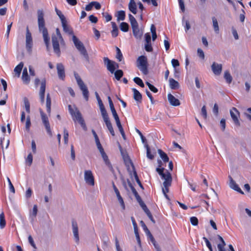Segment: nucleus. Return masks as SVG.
Wrapping results in <instances>:
<instances>
[{
	"label": "nucleus",
	"instance_id": "1",
	"mask_svg": "<svg viewBox=\"0 0 251 251\" xmlns=\"http://www.w3.org/2000/svg\"><path fill=\"white\" fill-rule=\"evenodd\" d=\"M38 24L39 30L43 34L44 41L48 50L49 48L50 38L48 35V32L47 28L45 27V20L44 19V13L42 10H38Z\"/></svg>",
	"mask_w": 251,
	"mask_h": 251
},
{
	"label": "nucleus",
	"instance_id": "2",
	"mask_svg": "<svg viewBox=\"0 0 251 251\" xmlns=\"http://www.w3.org/2000/svg\"><path fill=\"white\" fill-rule=\"evenodd\" d=\"M73 41L76 48L83 56L86 62L89 63L90 62L89 57L83 44L74 35H73Z\"/></svg>",
	"mask_w": 251,
	"mask_h": 251
},
{
	"label": "nucleus",
	"instance_id": "3",
	"mask_svg": "<svg viewBox=\"0 0 251 251\" xmlns=\"http://www.w3.org/2000/svg\"><path fill=\"white\" fill-rule=\"evenodd\" d=\"M74 76L77 84L82 92L84 98L86 101L89 99V91L86 85L84 84L80 76L75 72H74Z\"/></svg>",
	"mask_w": 251,
	"mask_h": 251
},
{
	"label": "nucleus",
	"instance_id": "4",
	"mask_svg": "<svg viewBox=\"0 0 251 251\" xmlns=\"http://www.w3.org/2000/svg\"><path fill=\"white\" fill-rule=\"evenodd\" d=\"M69 111L71 115L73 117V120H77L78 123L80 124L82 128L84 130H87V127L85 125L84 120L82 117L81 113L77 110V108L75 109V111H74L71 105L68 106Z\"/></svg>",
	"mask_w": 251,
	"mask_h": 251
},
{
	"label": "nucleus",
	"instance_id": "5",
	"mask_svg": "<svg viewBox=\"0 0 251 251\" xmlns=\"http://www.w3.org/2000/svg\"><path fill=\"white\" fill-rule=\"evenodd\" d=\"M137 67L144 75L148 74V61L145 56L141 55L138 58Z\"/></svg>",
	"mask_w": 251,
	"mask_h": 251
},
{
	"label": "nucleus",
	"instance_id": "6",
	"mask_svg": "<svg viewBox=\"0 0 251 251\" xmlns=\"http://www.w3.org/2000/svg\"><path fill=\"white\" fill-rule=\"evenodd\" d=\"M25 42H26V49L27 51L31 53L32 51V48L33 45L32 38L31 34L29 31L28 27H27L26 29V36H25Z\"/></svg>",
	"mask_w": 251,
	"mask_h": 251
},
{
	"label": "nucleus",
	"instance_id": "7",
	"mask_svg": "<svg viewBox=\"0 0 251 251\" xmlns=\"http://www.w3.org/2000/svg\"><path fill=\"white\" fill-rule=\"evenodd\" d=\"M51 41L54 52L59 56L60 55V50L59 42H60V39L56 37L55 34L51 36Z\"/></svg>",
	"mask_w": 251,
	"mask_h": 251
},
{
	"label": "nucleus",
	"instance_id": "8",
	"mask_svg": "<svg viewBox=\"0 0 251 251\" xmlns=\"http://www.w3.org/2000/svg\"><path fill=\"white\" fill-rule=\"evenodd\" d=\"M119 148L120 150L121 155H122L123 158L124 162L126 164V165L127 167H129V165H131L132 167L133 170H134V169H135L133 163L132 162L131 159H130L129 156H128V155L127 154V153L126 152H125L122 150V147L120 144H119Z\"/></svg>",
	"mask_w": 251,
	"mask_h": 251
},
{
	"label": "nucleus",
	"instance_id": "9",
	"mask_svg": "<svg viewBox=\"0 0 251 251\" xmlns=\"http://www.w3.org/2000/svg\"><path fill=\"white\" fill-rule=\"evenodd\" d=\"M84 180L86 183L91 186L95 185L94 177L90 170H86L84 172Z\"/></svg>",
	"mask_w": 251,
	"mask_h": 251
},
{
	"label": "nucleus",
	"instance_id": "10",
	"mask_svg": "<svg viewBox=\"0 0 251 251\" xmlns=\"http://www.w3.org/2000/svg\"><path fill=\"white\" fill-rule=\"evenodd\" d=\"M103 62L104 64L106 66L107 70L112 74L114 73L116 69L115 64L116 62L110 60L107 57L103 58Z\"/></svg>",
	"mask_w": 251,
	"mask_h": 251
},
{
	"label": "nucleus",
	"instance_id": "11",
	"mask_svg": "<svg viewBox=\"0 0 251 251\" xmlns=\"http://www.w3.org/2000/svg\"><path fill=\"white\" fill-rule=\"evenodd\" d=\"M230 114L235 125L237 126H240V123L238 118V116L239 115V113L237 109L233 107L230 111Z\"/></svg>",
	"mask_w": 251,
	"mask_h": 251
},
{
	"label": "nucleus",
	"instance_id": "12",
	"mask_svg": "<svg viewBox=\"0 0 251 251\" xmlns=\"http://www.w3.org/2000/svg\"><path fill=\"white\" fill-rule=\"evenodd\" d=\"M161 178L164 179V181L163 183V186H167L171 185L172 181V176L171 173L167 170H166L165 174L161 176Z\"/></svg>",
	"mask_w": 251,
	"mask_h": 251
},
{
	"label": "nucleus",
	"instance_id": "13",
	"mask_svg": "<svg viewBox=\"0 0 251 251\" xmlns=\"http://www.w3.org/2000/svg\"><path fill=\"white\" fill-rule=\"evenodd\" d=\"M72 225L73 228V233L74 234L75 241L77 244H78L79 242V238L78 235V229L77 224L75 221L73 220L72 221Z\"/></svg>",
	"mask_w": 251,
	"mask_h": 251
},
{
	"label": "nucleus",
	"instance_id": "14",
	"mask_svg": "<svg viewBox=\"0 0 251 251\" xmlns=\"http://www.w3.org/2000/svg\"><path fill=\"white\" fill-rule=\"evenodd\" d=\"M46 82L45 79L42 80L39 92V97L42 103L44 102Z\"/></svg>",
	"mask_w": 251,
	"mask_h": 251
},
{
	"label": "nucleus",
	"instance_id": "15",
	"mask_svg": "<svg viewBox=\"0 0 251 251\" xmlns=\"http://www.w3.org/2000/svg\"><path fill=\"white\" fill-rule=\"evenodd\" d=\"M56 69L58 77L62 80H64L65 77V73L63 65L62 63H57Z\"/></svg>",
	"mask_w": 251,
	"mask_h": 251
},
{
	"label": "nucleus",
	"instance_id": "16",
	"mask_svg": "<svg viewBox=\"0 0 251 251\" xmlns=\"http://www.w3.org/2000/svg\"><path fill=\"white\" fill-rule=\"evenodd\" d=\"M211 69L216 75H219L222 71V65L214 62L211 65Z\"/></svg>",
	"mask_w": 251,
	"mask_h": 251
},
{
	"label": "nucleus",
	"instance_id": "17",
	"mask_svg": "<svg viewBox=\"0 0 251 251\" xmlns=\"http://www.w3.org/2000/svg\"><path fill=\"white\" fill-rule=\"evenodd\" d=\"M228 177L229 178V187L231 189L237 191L239 193H240L241 194H244V193L243 191L240 189V188L239 187L238 184H237L236 183L235 181L232 179L231 176H229Z\"/></svg>",
	"mask_w": 251,
	"mask_h": 251
},
{
	"label": "nucleus",
	"instance_id": "18",
	"mask_svg": "<svg viewBox=\"0 0 251 251\" xmlns=\"http://www.w3.org/2000/svg\"><path fill=\"white\" fill-rule=\"evenodd\" d=\"M140 224H141V225L142 226L144 230L145 231L146 234H147L148 237L150 238V239L151 241V243L153 244L155 243L156 241H155L154 237H153V236L151 234V232L150 231V230H149V229L148 228V227L146 226V225L144 223V222L143 221H141L140 222Z\"/></svg>",
	"mask_w": 251,
	"mask_h": 251
},
{
	"label": "nucleus",
	"instance_id": "19",
	"mask_svg": "<svg viewBox=\"0 0 251 251\" xmlns=\"http://www.w3.org/2000/svg\"><path fill=\"white\" fill-rule=\"evenodd\" d=\"M112 185H113V189H114V191H115V192L116 193V196L117 197V199L118 200V201H119V203H120V204H121V206L122 207L123 209H125V205L124 201V200H123L122 196L120 195L119 191L118 190V189H117V188L115 186V185L114 183V182H113Z\"/></svg>",
	"mask_w": 251,
	"mask_h": 251
},
{
	"label": "nucleus",
	"instance_id": "20",
	"mask_svg": "<svg viewBox=\"0 0 251 251\" xmlns=\"http://www.w3.org/2000/svg\"><path fill=\"white\" fill-rule=\"evenodd\" d=\"M168 99L172 105L176 106L179 105L180 104L179 100L171 94H169L168 95Z\"/></svg>",
	"mask_w": 251,
	"mask_h": 251
},
{
	"label": "nucleus",
	"instance_id": "21",
	"mask_svg": "<svg viewBox=\"0 0 251 251\" xmlns=\"http://www.w3.org/2000/svg\"><path fill=\"white\" fill-rule=\"evenodd\" d=\"M61 24L64 32L67 33L69 35H73V31L70 26L68 25L67 20L61 22Z\"/></svg>",
	"mask_w": 251,
	"mask_h": 251
},
{
	"label": "nucleus",
	"instance_id": "22",
	"mask_svg": "<svg viewBox=\"0 0 251 251\" xmlns=\"http://www.w3.org/2000/svg\"><path fill=\"white\" fill-rule=\"evenodd\" d=\"M132 91L133 93V98L138 102H141L142 96L141 94L135 88H132Z\"/></svg>",
	"mask_w": 251,
	"mask_h": 251
},
{
	"label": "nucleus",
	"instance_id": "23",
	"mask_svg": "<svg viewBox=\"0 0 251 251\" xmlns=\"http://www.w3.org/2000/svg\"><path fill=\"white\" fill-rule=\"evenodd\" d=\"M22 79L24 83L27 84L30 82V78L27 73V70L26 68H25L23 70Z\"/></svg>",
	"mask_w": 251,
	"mask_h": 251
},
{
	"label": "nucleus",
	"instance_id": "24",
	"mask_svg": "<svg viewBox=\"0 0 251 251\" xmlns=\"http://www.w3.org/2000/svg\"><path fill=\"white\" fill-rule=\"evenodd\" d=\"M127 183L129 187L130 188L133 194H134V196L135 197L136 200L138 201L139 200H140L141 199V197L139 195L138 193H137V191L135 189V188L133 186L132 184L130 182V180L129 179H127Z\"/></svg>",
	"mask_w": 251,
	"mask_h": 251
},
{
	"label": "nucleus",
	"instance_id": "25",
	"mask_svg": "<svg viewBox=\"0 0 251 251\" xmlns=\"http://www.w3.org/2000/svg\"><path fill=\"white\" fill-rule=\"evenodd\" d=\"M132 31H133V35L136 39H141L143 34V31L142 30L140 29L138 27L136 29H133V30H132Z\"/></svg>",
	"mask_w": 251,
	"mask_h": 251
},
{
	"label": "nucleus",
	"instance_id": "26",
	"mask_svg": "<svg viewBox=\"0 0 251 251\" xmlns=\"http://www.w3.org/2000/svg\"><path fill=\"white\" fill-rule=\"evenodd\" d=\"M169 84L172 89L176 90L179 87V83L172 78L169 79Z\"/></svg>",
	"mask_w": 251,
	"mask_h": 251
},
{
	"label": "nucleus",
	"instance_id": "27",
	"mask_svg": "<svg viewBox=\"0 0 251 251\" xmlns=\"http://www.w3.org/2000/svg\"><path fill=\"white\" fill-rule=\"evenodd\" d=\"M46 107L47 112L50 114L51 111V98L49 93L47 95Z\"/></svg>",
	"mask_w": 251,
	"mask_h": 251
},
{
	"label": "nucleus",
	"instance_id": "28",
	"mask_svg": "<svg viewBox=\"0 0 251 251\" xmlns=\"http://www.w3.org/2000/svg\"><path fill=\"white\" fill-rule=\"evenodd\" d=\"M38 212V208L37 205H34L32 211L30 213V218L31 219V222H33L35 218L36 217Z\"/></svg>",
	"mask_w": 251,
	"mask_h": 251
},
{
	"label": "nucleus",
	"instance_id": "29",
	"mask_svg": "<svg viewBox=\"0 0 251 251\" xmlns=\"http://www.w3.org/2000/svg\"><path fill=\"white\" fill-rule=\"evenodd\" d=\"M158 152L164 162H169V158L167 154L161 149L158 150Z\"/></svg>",
	"mask_w": 251,
	"mask_h": 251
},
{
	"label": "nucleus",
	"instance_id": "30",
	"mask_svg": "<svg viewBox=\"0 0 251 251\" xmlns=\"http://www.w3.org/2000/svg\"><path fill=\"white\" fill-rule=\"evenodd\" d=\"M128 9L133 14H136L137 6L135 2H129L128 4Z\"/></svg>",
	"mask_w": 251,
	"mask_h": 251
},
{
	"label": "nucleus",
	"instance_id": "31",
	"mask_svg": "<svg viewBox=\"0 0 251 251\" xmlns=\"http://www.w3.org/2000/svg\"><path fill=\"white\" fill-rule=\"evenodd\" d=\"M24 66L23 62H20L14 69V72L17 74L18 77H19Z\"/></svg>",
	"mask_w": 251,
	"mask_h": 251
},
{
	"label": "nucleus",
	"instance_id": "32",
	"mask_svg": "<svg viewBox=\"0 0 251 251\" xmlns=\"http://www.w3.org/2000/svg\"><path fill=\"white\" fill-rule=\"evenodd\" d=\"M117 21H124L125 19L126 14L123 10L119 11L117 13Z\"/></svg>",
	"mask_w": 251,
	"mask_h": 251
},
{
	"label": "nucleus",
	"instance_id": "33",
	"mask_svg": "<svg viewBox=\"0 0 251 251\" xmlns=\"http://www.w3.org/2000/svg\"><path fill=\"white\" fill-rule=\"evenodd\" d=\"M224 78L228 84H230L232 82V77L228 71H226L225 72Z\"/></svg>",
	"mask_w": 251,
	"mask_h": 251
},
{
	"label": "nucleus",
	"instance_id": "34",
	"mask_svg": "<svg viewBox=\"0 0 251 251\" xmlns=\"http://www.w3.org/2000/svg\"><path fill=\"white\" fill-rule=\"evenodd\" d=\"M120 29L123 32H127L129 29V25L127 23L122 22L120 25Z\"/></svg>",
	"mask_w": 251,
	"mask_h": 251
},
{
	"label": "nucleus",
	"instance_id": "35",
	"mask_svg": "<svg viewBox=\"0 0 251 251\" xmlns=\"http://www.w3.org/2000/svg\"><path fill=\"white\" fill-rule=\"evenodd\" d=\"M212 22L214 31L216 33H218L219 30L218 23L217 20L214 17L212 18Z\"/></svg>",
	"mask_w": 251,
	"mask_h": 251
},
{
	"label": "nucleus",
	"instance_id": "36",
	"mask_svg": "<svg viewBox=\"0 0 251 251\" xmlns=\"http://www.w3.org/2000/svg\"><path fill=\"white\" fill-rule=\"evenodd\" d=\"M6 225V222L4 218V215L3 212L0 214V227L3 228Z\"/></svg>",
	"mask_w": 251,
	"mask_h": 251
},
{
	"label": "nucleus",
	"instance_id": "37",
	"mask_svg": "<svg viewBox=\"0 0 251 251\" xmlns=\"http://www.w3.org/2000/svg\"><path fill=\"white\" fill-rule=\"evenodd\" d=\"M116 58L119 61H122L123 59V56L122 53L120 50V49L118 47H116Z\"/></svg>",
	"mask_w": 251,
	"mask_h": 251
},
{
	"label": "nucleus",
	"instance_id": "38",
	"mask_svg": "<svg viewBox=\"0 0 251 251\" xmlns=\"http://www.w3.org/2000/svg\"><path fill=\"white\" fill-rule=\"evenodd\" d=\"M44 126L45 127V128L46 129L47 132L49 134V135L50 137L52 136V132L50 129V123H46L43 124Z\"/></svg>",
	"mask_w": 251,
	"mask_h": 251
},
{
	"label": "nucleus",
	"instance_id": "39",
	"mask_svg": "<svg viewBox=\"0 0 251 251\" xmlns=\"http://www.w3.org/2000/svg\"><path fill=\"white\" fill-rule=\"evenodd\" d=\"M133 81H134L135 83H136L137 85H139L140 87L142 88L144 87V84L142 80L140 78L138 77H135L134 78Z\"/></svg>",
	"mask_w": 251,
	"mask_h": 251
},
{
	"label": "nucleus",
	"instance_id": "40",
	"mask_svg": "<svg viewBox=\"0 0 251 251\" xmlns=\"http://www.w3.org/2000/svg\"><path fill=\"white\" fill-rule=\"evenodd\" d=\"M114 74L116 79L119 80L123 75V72L121 70H118L115 72Z\"/></svg>",
	"mask_w": 251,
	"mask_h": 251
},
{
	"label": "nucleus",
	"instance_id": "41",
	"mask_svg": "<svg viewBox=\"0 0 251 251\" xmlns=\"http://www.w3.org/2000/svg\"><path fill=\"white\" fill-rule=\"evenodd\" d=\"M100 153L106 165L107 166H109L110 165V161H109L108 156L105 153L104 151L101 152Z\"/></svg>",
	"mask_w": 251,
	"mask_h": 251
},
{
	"label": "nucleus",
	"instance_id": "42",
	"mask_svg": "<svg viewBox=\"0 0 251 251\" xmlns=\"http://www.w3.org/2000/svg\"><path fill=\"white\" fill-rule=\"evenodd\" d=\"M24 104L25 106V110L27 113L30 112V103L29 102L26 98H24Z\"/></svg>",
	"mask_w": 251,
	"mask_h": 251
},
{
	"label": "nucleus",
	"instance_id": "43",
	"mask_svg": "<svg viewBox=\"0 0 251 251\" xmlns=\"http://www.w3.org/2000/svg\"><path fill=\"white\" fill-rule=\"evenodd\" d=\"M55 12L56 13V14L59 17L61 22L64 21V20H66V19L64 15L62 13L61 11L59 10H58L57 8H55Z\"/></svg>",
	"mask_w": 251,
	"mask_h": 251
},
{
	"label": "nucleus",
	"instance_id": "44",
	"mask_svg": "<svg viewBox=\"0 0 251 251\" xmlns=\"http://www.w3.org/2000/svg\"><path fill=\"white\" fill-rule=\"evenodd\" d=\"M133 170V174H134V177H135V180L137 182V183L138 184V185H139L140 187L141 188H142V189H144V187L141 182V181H140L139 178H138V175L137 174V173L135 171V169H134V170Z\"/></svg>",
	"mask_w": 251,
	"mask_h": 251
},
{
	"label": "nucleus",
	"instance_id": "45",
	"mask_svg": "<svg viewBox=\"0 0 251 251\" xmlns=\"http://www.w3.org/2000/svg\"><path fill=\"white\" fill-rule=\"evenodd\" d=\"M145 147L147 149V157L150 159H152L154 158V155L151 153L150 148L147 144H145Z\"/></svg>",
	"mask_w": 251,
	"mask_h": 251
},
{
	"label": "nucleus",
	"instance_id": "46",
	"mask_svg": "<svg viewBox=\"0 0 251 251\" xmlns=\"http://www.w3.org/2000/svg\"><path fill=\"white\" fill-rule=\"evenodd\" d=\"M40 114L43 124L49 122L48 117L43 111H40Z\"/></svg>",
	"mask_w": 251,
	"mask_h": 251
},
{
	"label": "nucleus",
	"instance_id": "47",
	"mask_svg": "<svg viewBox=\"0 0 251 251\" xmlns=\"http://www.w3.org/2000/svg\"><path fill=\"white\" fill-rule=\"evenodd\" d=\"M103 121L109 119L105 108L100 110Z\"/></svg>",
	"mask_w": 251,
	"mask_h": 251
},
{
	"label": "nucleus",
	"instance_id": "48",
	"mask_svg": "<svg viewBox=\"0 0 251 251\" xmlns=\"http://www.w3.org/2000/svg\"><path fill=\"white\" fill-rule=\"evenodd\" d=\"M184 18L183 17V19H182V24H183V25H184V23H185L184 27H185V31L186 32L190 29L191 26H190L189 21L188 20L184 21Z\"/></svg>",
	"mask_w": 251,
	"mask_h": 251
},
{
	"label": "nucleus",
	"instance_id": "49",
	"mask_svg": "<svg viewBox=\"0 0 251 251\" xmlns=\"http://www.w3.org/2000/svg\"><path fill=\"white\" fill-rule=\"evenodd\" d=\"M55 35L56 36V37L60 39L61 44L64 43L63 37L61 34L59 29L58 28L56 29V35Z\"/></svg>",
	"mask_w": 251,
	"mask_h": 251
},
{
	"label": "nucleus",
	"instance_id": "50",
	"mask_svg": "<svg viewBox=\"0 0 251 251\" xmlns=\"http://www.w3.org/2000/svg\"><path fill=\"white\" fill-rule=\"evenodd\" d=\"M146 83L148 86L151 91L153 93H157L158 92V89L153 85L151 84L149 82H146Z\"/></svg>",
	"mask_w": 251,
	"mask_h": 251
},
{
	"label": "nucleus",
	"instance_id": "51",
	"mask_svg": "<svg viewBox=\"0 0 251 251\" xmlns=\"http://www.w3.org/2000/svg\"><path fill=\"white\" fill-rule=\"evenodd\" d=\"M69 133L66 128L64 129V143L67 144L68 143Z\"/></svg>",
	"mask_w": 251,
	"mask_h": 251
},
{
	"label": "nucleus",
	"instance_id": "52",
	"mask_svg": "<svg viewBox=\"0 0 251 251\" xmlns=\"http://www.w3.org/2000/svg\"><path fill=\"white\" fill-rule=\"evenodd\" d=\"M170 186H163V187L162 188V192L164 194L165 198L168 200L169 199V197L167 195V193L169 192V187Z\"/></svg>",
	"mask_w": 251,
	"mask_h": 251
},
{
	"label": "nucleus",
	"instance_id": "53",
	"mask_svg": "<svg viewBox=\"0 0 251 251\" xmlns=\"http://www.w3.org/2000/svg\"><path fill=\"white\" fill-rule=\"evenodd\" d=\"M202 239L205 241V242L206 243V246L209 249V251H213V249H212V247L211 244L210 243V242L209 241V240H208V239L207 238H206L205 237H203L202 238Z\"/></svg>",
	"mask_w": 251,
	"mask_h": 251
},
{
	"label": "nucleus",
	"instance_id": "54",
	"mask_svg": "<svg viewBox=\"0 0 251 251\" xmlns=\"http://www.w3.org/2000/svg\"><path fill=\"white\" fill-rule=\"evenodd\" d=\"M7 181L8 182V184H9V189H10V191L13 193V194H14L15 193V188L10 180V179H9V178L8 177H7Z\"/></svg>",
	"mask_w": 251,
	"mask_h": 251
},
{
	"label": "nucleus",
	"instance_id": "55",
	"mask_svg": "<svg viewBox=\"0 0 251 251\" xmlns=\"http://www.w3.org/2000/svg\"><path fill=\"white\" fill-rule=\"evenodd\" d=\"M31 126L30 119L29 116L26 117L25 123V129L27 131L29 130L30 126Z\"/></svg>",
	"mask_w": 251,
	"mask_h": 251
},
{
	"label": "nucleus",
	"instance_id": "56",
	"mask_svg": "<svg viewBox=\"0 0 251 251\" xmlns=\"http://www.w3.org/2000/svg\"><path fill=\"white\" fill-rule=\"evenodd\" d=\"M190 222L192 225L197 226L198 224V219L196 217H192L190 218Z\"/></svg>",
	"mask_w": 251,
	"mask_h": 251
},
{
	"label": "nucleus",
	"instance_id": "57",
	"mask_svg": "<svg viewBox=\"0 0 251 251\" xmlns=\"http://www.w3.org/2000/svg\"><path fill=\"white\" fill-rule=\"evenodd\" d=\"M135 130H136V131L140 135L141 139L142 140V143L146 144V139L145 137L143 135L142 133L139 129H138L137 128H136Z\"/></svg>",
	"mask_w": 251,
	"mask_h": 251
},
{
	"label": "nucleus",
	"instance_id": "58",
	"mask_svg": "<svg viewBox=\"0 0 251 251\" xmlns=\"http://www.w3.org/2000/svg\"><path fill=\"white\" fill-rule=\"evenodd\" d=\"M201 114L204 119H206L207 112L206 109V106L205 105H203L201 108Z\"/></svg>",
	"mask_w": 251,
	"mask_h": 251
},
{
	"label": "nucleus",
	"instance_id": "59",
	"mask_svg": "<svg viewBox=\"0 0 251 251\" xmlns=\"http://www.w3.org/2000/svg\"><path fill=\"white\" fill-rule=\"evenodd\" d=\"M130 23L132 30H133V29H136L139 27L138 23H137L136 20L135 21H133L132 22H131Z\"/></svg>",
	"mask_w": 251,
	"mask_h": 251
},
{
	"label": "nucleus",
	"instance_id": "60",
	"mask_svg": "<svg viewBox=\"0 0 251 251\" xmlns=\"http://www.w3.org/2000/svg\"><path fill=\"white\" fill-rule=\"evenodd\" d=\"M111 111L112 115H113V116L115 121L119 120L120 119H119V116L117 114V112H116L115 109H112V110H111Z\"/></svg>",
	"mask_w": 251,
	"mask_h": 251
},
{
	"label": "nucleus",
	"instance_id": "61",
	"mask_svg": "<svg viewBox=\"0 0 251 251\" xmlns=\"http://www.w3.org/2000/svg\"><path fill=\"white\" fill-rule=\"evenodd\" d=\"M145 49L147 51H151L152 50V48L151 45V43H149V44L146 43L145 46Z\"/></svg>",
	"mask_w": 251,
	"mask_h": 251
},
{
	"label": "nucleus",
	"instance_id": "62",
	"mask_svg": "<svg viewBox=\"0 0 251 251\" xmlns=\"http://www.w3.org/2000/svg\"><path fill=\"white\" fill-rule=\"evenodd\" d=\"M213 112L217 116L219 113V107L217 103H215L213 108Z\"/></svg>",
	"mask_w": 251,
	"mask_h": 251
},
{
	"label": "nucleus",
	"instance_id": "63",
	"mask_svg": "<svg viewBox=\"0 0 251 251\" xmlns=\"http://www.w3.org/2000/svg\"><path fill=\"white\" fill-rule=\"evenodd\" d=\"M172 66L174 68H176V67L179 66V63L177 59H173L171 61Z\"/></svg>",
	"mask_w": 251,
	"mask_h": 251
},
{
	"label": "nucleus",
	"instance_id": "64",
	"mask_svg": "<svg viewBox=\"0 0 251 251\" xmlns=\"http://www.w3.org/2000/svg\"><path fill=\"white\" fill-rule=\"evenodd\" d=\"M89 20L93 23H96L98 22V18L93 15L89 16Z\"/></svg>",
	"mask_w": 251,
	"mask_h": 251
}]
</instances>
